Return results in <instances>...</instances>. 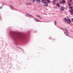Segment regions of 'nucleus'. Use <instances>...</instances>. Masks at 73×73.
Masks as SVG:
<instances>
[{"instance_id":"nucleus-6","label":"nucleus","mask_w":73,"mask_h":73,"mask_svg":"<svg viewBox=\"0 0 73 73\" xmlns=\"http://www.w3.org/2000/svg\"><path fill=\"white\" fill-rule=\"evenodd\" d=\"M32 3L31 2H28L27 3V5H30V4H31Z\"/></svg>"},{"instance_id":"nucleus-2","label":"nucleus","mask_w":73,"mask_h":73,"mask_svg":"<svg viewBox=\"0 0 73 73\" xmlns=\"http://www.w3.org/2000/svg\"><path fill=\"white\" fill-rule=\"evenodd\" d=\"M48 3H47L46 2H45L44 4V6L45 7H48Z\"/></svg>"},{"instance_id":"nucleus-24","label":"nucleus","mask_w":73,"mask_h":73,"mask_svg":"<svg viewBox=\"0 0 73 73\" xmlns=\"http://www.w3.org/2000/svg\"><path fill=\"white\" fill-rule=\"evenodd\" d=\"M55 25H56V23H55Z\"/></svg>"},{"instance_id":"nucleus-25","label":"nucleus","mask_w":73,"mask_h":73,"mask_svg":"<svg viewBox=\"0 0 73 73\" xmlns=\"http://www.w3.org/2000/svg\"><path fill=\"white\" fill-rule=\"evenodd\" d=\"M31 1H32V0H30Z\"/></svg>"},{"instance_id":"nucleus-5","label":"nucleus","mask_w":73,"mask_h":73,"mask_svg":"<svg viewBox=\"0 0 73 73\" xmlns=\"http://www.w3.org/2000/svg\"><path fill=\"white\" fill-rule=\"evenodd\" d=\"M60 9L61 10H62V11H64V9L63 7L61 6L60 7Z\"/></svg>"},{"instance_id":"nucleus-17","label":"nucleus","mask_w":73,"mask_h":73,"mask_svg":"<svg viewBox=\"0 0 73 73\" xmlns=\"http://www.w3.org/2000/svg\"><path fill=\"white\" fill-rule=\"evenodd\" d=\"M42 3H44V0H42Z\"/></svg>"},{"instance_id":"nucleus-21","label":"nucleus","mask_w":73,"mask_h":73,"mask_svg":"<svg viewBox=\"0 0 73 73\" xmlns=\"http://www.w3.org/2000/svg\"><path fill=\"white\" fill-rule=\"evenodd\" d=\"M2 8V7H0V9H1Z\"/></svg>"},{"instance_id":"nucleus-14","label":"nucleus","mask_w":73,"mask_h":73,"mask_svg":"<svg viewBox=\"0 0 73 73\" xmlns=\"http://www.w3.org/2000/svg\"><path fill=\"white\" fill-rule=\"evenodd\" d=\"M10 8H11V9H14V7H12L11 6H10Z\"/></svg>"},{"instance_id":"nucleus-8","label":"nucleus","mask_w":73,"mask_h":73,"mask_svg":"<svg viewBox=\"0 0 73 73\" xmlns=\"http://www.w3.org/2000/svg\"><path fill=\"white\" fill-rule=\"evenodd\" d=\"M68 31H67L66 32H64V34L66 35V36H68Z\"/></svg>"},{"instance_id":"nucleus-18","label":"nucleus","mask_w":73,"mask_h":73,"mask_svg":"<svg viewBox=\"0 0 73 73\" xmlns=\"http://www.w3.org/2000/svg\"><path fill=\"white\" fill-rule=\"evenodd\" d=\"M33 2H35L36 0H33Z\"/></svg>"},{"instance_id":"nucleus-7","label":"nucleus","mask_w":73,"mask_h":73,"mask_svg":"<svg viewBox=\"0 0 73 73\" xmlns=\"http://www.w3.org/2000/svg\"><path fill=\"white\" fill-rule=\"evenodd\" d=\"M62 3H65V0H62V1H61Z\"/></svg>"},{"instance_id":"nucleus-11","label":"nucleus","mask_w":73,"mask_h":73,"mask_svg":"<svg viewBox=\"0 0 73 73\" xmlns=\"http://www.w3.org/2000/svg\"><path fill=\"white\" fill-rule=\"evenodd\" d=\"M34 20H35V21H37V22H40V21L36 19H35Z\"/></svg>"},{"instance_id":"nucleus-16","label":"nucleus","mask_w":73,"mask_h":73,"mask_svg":"<svg viewBox=\"0 0 73 73\" xmlns=\"http://www.w3.org/2000/svg\"><path fill=\"white\" fill-rule=\"evenodd\" d=\"M36 16H37V17H39V18H40V19H41V18L40 17V16L39 15H37Z\"/></svg>"},{"instance_id":"nucleus-22","label":"nucleus","mask_w":73,"mask_h":73,"mask_svg":"<svg viewBox=\"0 0 73 73\" xmlns=\"http://www.w3.org/2000/svg\"><path fill=\"white\" fill-rule=\"evenodd\" d=\"M70 8H72V6H71L70 7Z\"/></svg>"},{"instance_id":"nucleus-19","label":"nucleus","mask_w":73,"mask_h":73,"mask_svg":"<svg viewBox=\"0 0 73 73\" xmlns=\"http://www.w3.org/2000/svg\"><path fill=\"white\" fill-rule=\"evenodd\" d=\"M65 31H66V32H67V29L66 28H65Z\"/></svg>"},{"instance_id":"nucleus-23","label":"nucleus","mask_w":73,"mask_h":73,"mask_svg":"<svg viewBox=\"0 0 73 73\" xmlns=\"http://www.w3.org/2000/svg\"><path fill=\"white\" fill-rule=\"evenodd\" d=\"M70 0V1H72V0Z\"/></svg>"},{"instance_id":"nucleus-9","label":"nucleus","mask_w":73,"mask_h":73,"mask_svg":"<svg viewBox=\"0 0 73 73\" xmlns=\"http://www.w3.org/2000/svg\"><path fill=\"white\" fill-rule=\"evenodd\" d=\"M36 1L38 3H40V0H36Z\"/></svg>"},{"instance_id":"nucleus-26","label":"nucleus","mask_w":73,"mask_h":73,"mask_svg":"<svg viewBox=\"0 0 73 73\" xmlns=\"http://www.w3.org/2000/svg\"><path fill=\"white\" fill-rule=\"evenodd\" d=\"M62 29H63V28H62Z\"/></svg>"},{"instance_id":"nucleus-20","label":"nucleus","mask_w":73,"mask_h":73,"mask_svg":"<svg viewBox=\"0 0 73 73\" xmlns=\"http://www.w3.org/2000/svg\"><path fill=\"white\" fill-rule=\"evenodd\" d=\"M54 24H56V21H55L54 22Z\"/></svg>"},{"instance_id":"nucleus-1","label":"nucleus","mask_w":73,"mask_h":73,"mask_svg":"<svg viewBox=\"0 0 73 73\" xmlns=\"http://www.w3.org/2000/svg\"><path fill=\"white\" fill-rule=\"evenodd\" d=\"M64 20L65 22H67L68 24H70L71 23V20L70 19H68L67 18H64Z\"/></svg>"},{"instance_id":"nucleus-15","label":"nucleus","mask_w":73,"mask_h":73,"mask_svg":"<svg viewBox=\"0 0 73 73\" xmlns=\"http://www.w3.org/2000/svg\"><path fill=\"white\" fill-rule=\"evenodd\" d=\"M27 15H29V16H31V17H33L32 15H29L28 14H27Z\"/></svg>"},{"instance_id":"nucleus-4","label":"nucleus","mask_w":73,"mask_h":73,"mask_svg":"<svg viewBox=\"0 0 73 73\" xmlns=\"http://www.w3.org/2000/svg\"><path fill=\"white\" fill-rule=\"evenodd\" d=\"M52 2L53 4H56V1H54V0L52 1Z\"/></svg>"},{"instance_id":"nucleus-10","label":"nucleus","mask_w":73,"mask_h":73,"mask_svg":"<svg viewBox=\"0 0 73 73\" xmlns=\"http://www.w3.org/2000/svg\"><path fill=\"white\" fill-rule=\"evenodd\" d=\"M70 12L71 13V14L72 15H73V11L71 10L70 11Z\"/></svg>"},{"instance_id":"nucleus-3","label":"nucleus","mask_w":73,"mask_h":73,"mask_svg":"<svg viewBox=\"0 0 73 73\" xmlns=\"http://www.w3.org/2000/svg\"><path fill=\"white\" fill-rule=\"evenodd\" d=\"M71 2H72V1H70L68 3L69 7H70V6H71Z\"/></svg>"},{"instance_id":"nucleus-12","label":"nucleus","mask_w":73,"mask_h":73,"mask_svg":"<svg viewBox=\"0 0 73 73\" xmlns=\"http://www.w3.org/2000/svg\"><path fill=\"white\" fill-rule=\"evenodd\" d=\"M56 5V6H58V7H60V5H59L58 3H57Z\"/></svg>"},{"instance_id":"nucleus-13","label":"nucleus","mask_w":73,"mask_h":73,"mask_svg":"<svg viewBox=\"0 0 73 73\" xmlns=\"http://www.w3.org/2000/svg\"><path fill=\"white\" fill-rule=\"evenodd\" d=\"M48 3H50V0H45Z\"/></svg>"}]
</instances>
